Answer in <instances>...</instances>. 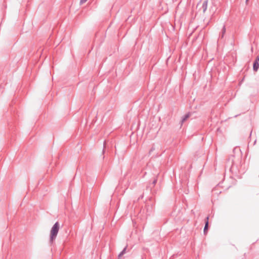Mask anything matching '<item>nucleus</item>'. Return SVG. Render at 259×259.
Returning <instances> with one entry per match:
<instances>
[{
	"instance_id": "9d476101",
	"label": "nucleus",
	"mask_w": 259,
	"mask_h": 259,
	"mask_svg": "<svg viewBox=\"0 0 259 259\" xmlns=\"http://www.w3.org/2000/svg\"><path fill=\"white\" fill-rule=\"evenodd\" d=\"M87 1V0H80V3L81 4H82L83 3H84L85 2H86Z\"/></svg>"
},
{
	"instance_id": "20e7f679",
	"label": "nucleus",
	"mask_w": 259,
	"mask_h": 259,
	"mask_svg": "<svg viewBox=\"0 0 259 259\" xmlns=\"http://www.w3.org/2000/svg\"><path fill=\"white\" fill-rule=\"evenodd\" d=\"M259 68V64L257 61H254L253 64V69L254 71H257Z\"/></svg>"
},
{
	"instance_id": "f03ea898",
	"label": "nucleus",
	"mask_w": 259,
	"mask_h": 259,
	"mask_svg": "<svg viewBox=\"0 0 259 259\" xmlns=\"http://www.w3.org/2000/svg\"><path fill=\"white\" fill-rule=\"evenodd\" d=\"M208 1L205 0L203 2L201 9L202 10L203 13H205L207 8Z\"/></svg>"
},
{
	"instance_id": "7ed1b4c3",
	"label": "nucleus",
	"mask_w": 259,
	"mask_h": 259,
	"mask_svg": "<svg viewBox=\"0 0 259 259\" xmlns=\"http://www.w3.org/2000/svg\"><path fill=\"white\" fill-rule=\"evenodd\" d=\"M208 219H209V217L207 216L206 218L205 222V226H204V231H203L204 234L207 233V229L208 228Z\"/></svg>"
},
{
	"instance_id": "423d86ee",
	"label": "nucleus",
	"mask_w": 259,
	"mask_h": 259,
	"mask_svg": "<svg viewBox=\"0 0 259 259\" xmlns=\"http://www.w3.org/2000/svg\"><path fill=\"white\" fill-rule=\"evenodd\" d=\"M191 115L190 113H188L185 114L182 119L181 122L183 123L184 121H185Z\"/></svg>"
},
{
	"instance_id": "39448f33",
	"label": "nucleus",
	"mask_w": 259,
	"mask_h": 259,
	"mask_svg": "<svg viewBox=\"0 0 259 259\" xmlns=\"http://www.w3.org/2000/svg\"><path fill=\"white\" fill-rule=\"evenodd\" d=\"M225 33H226V26H225V25H224V26L223 27V28H222V29L221 30V32L220 33V37L221 38H223Z\"/></svg>"
},
{
	"instance_id": "6e6552de",
	"label": "nucleus",
	"mask_w": 259,
	"mask_h": 259,
	"mask_svg": "<svg viewBox=\"0 0 259 259\" xmlns=\"http://www.w3.org/2000/svg\"><path fill=\"white\" fill-rule=\"evenodd\" d=\"M155 150V148L154 146H152V147H151V149L150 150V151L149 152V154L151 155L152 152L153 151H154Z\"/></svg>"
},
{
	"instance_id": "1a4fd4ad",
	"label": "nucleus",
	"mask_w": 259,
	"mask_h": 259,
	"mask_svg": "<svg viewBox=\"0 0 259 259\" xmlns=\"http://www.w3.org/2000/svg\"><path fill=\"white\" fill-rule=\"evenodd\" d=\"M157 182V179H154V180L153 181L151 185H152V187H154V186L155 185V184H156Z\"/></svg>"
},
{
	"instance_id": "0eeeda50",
	"label": "nucleus",
	"mask_w": 259,
	"mask_h": 259,
	"mask_svg": "<svg viewBox=\"0 0 259 259\" xmlns=\"http://www.w3.org/2000/svg\"><path fill=\"white\" fill-rule=\"evenodd\" d=\"M126 248H127V246H126L123 248V249L121 251V252L119 254V255H118L119 257H121L122 255H123L124 254H125L126 253Z\"/></svg>"
},
{
	"instance_id": "9b49d317",
	"label": "nucleus",
	"mask_w": 259,
	"mask_h": 259,
	"mask_svg": "<svg viewBox=\"0 0 259 259\" xmlns=\"http://www.w3.org/2000/svg\"><path fill=\"white\" fill-rule=\"evenodd\" d=\"M255 61H257V62L258 63L259 62V56H257L256 59H255Z\"/></svg>"
},
{
	"instance_id": "ddd939ff",
	"label": "nucleus",
	"mask_w": 259,
	"mask_h": 259,
	"mask_svg": "<svg viewBox=\"0 0 259 259\" xmlns=\"http://www.w3.org/2000/svg\"><path fill=\"white\" fill-rule=\"evenodd\" d=\"M248 0H246V2H247Z\"/></svg>"
},
{
	"instance_id": "f257e3e1",
	"label": "nucleus",
	"mask_w": 259,
	"mask_h": 259,
	"mask_svg": "<svg viewBox=\"0 0 259 259\" xmlns=\"http://www.w3.org/2000/svg\"><path fill=\"white\" fill-rule=\"evenodd\" d=\"M60 229L59 223L57 222L52 227L50 232V242L53 243L56 239Z\"/></svg>"
},
{
	"instance_id": "f8f14e48",
	"label": "nucleus",
	"mask_w": 259,
	"mask_h": 259,
	"mask_svg": "<svg viewBox=\"0 0 259 259\" xmlns=\"http://www.w3.org/2000/svg\"><path fill=\"white\" fill-rule=\"evenodd\" d=\"M143 197V195H141V198H142Z\"/></svg>"
}]
</instances>
